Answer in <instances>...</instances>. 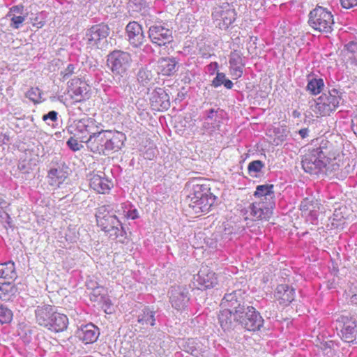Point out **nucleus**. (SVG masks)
Instances as JSON below:
<instances>
[{
    "label": "nucleus",
    "instance_id": "nucleus-39",
    "mask_svg": "<svg viewBox=\"0 0 357 357\" xmlns=\"http://www.w3.org/2000/svg\"><path fill=\"white\" fill-rule=\"evenodd\" d=\"M221 20L226 26L231 25L236 20L234 9H231L229 7L226 8Z\"/></svg>",
    "mask_w": 357,
    "mask_h": 357
},
{
    "label": "nucleus",
    "instance_id": "nucleus-27",
    "mask_svg": "<svg viewBox=\"0 0 357 357\" xmlns=\"http://www.w3.org/2000/svg\"><path fill=\"white\" fill-rule=\"evenodd\" d=\"M158 73L165 76H172L177 70V61L174 57L160 58L158 60Z\"/></svg>",
    "mask_w": 357,
    "mask_h": 357
},
{
    "label": "nucleus",
    "instance_id": "nucleus-16",
    "mask_svg": "<svg viewBox=\"0 0 357 357\" xmlns=\"http://www.w3.org/2000/svg\"><path fill=\"white\" fill-rule=\"evenodd\" d=\"M128 40L133 47H139L145 40L142 26L135 21L130 22L126 27Z\"/></svg>",
    "mask_w": 357,
    "mask_h": 357
},
{
    "label": "nucleus",
    "instance_id": "nucleus-57",
    "mask_svg": "<svg viewBox=\"0 0 357 357\" xmlns=\"http://www.w3.org/2000/svg\"><path fill=\"white\" fill-rule=\"evenodd\" d=\"M23 6L22 5H18V6H13L11 10H10V12L9 13H11L12 12H14V13H16L17 14H22V11H23Z\"/></svg>",
    "mask_w": 357,
    "mask_h": 357
},
{
    "label": "nucleus",
    "instance_id": "nucleus-14",
    "mask_svg": "<svg viewBox=\"0 0 357 357\" xmlns=\"http://www.w3.org/2000/svg\"><path fill=\"white\" fill-rule=\"evenodd\" d=\"M169 294V301L174 309L183 310L187 307L190 297L188 290L185 287H172Z\"/></svg>",
    "mask_w": 357,
    "mask_h": 357
},
{
    "label": "nucleus",
    "instance_id": "nucleus-30",
    "mask_svg": "<svg viewBox=\"0 0 357 357\" xmlns=\"http://www.w3.org/2000/svg\"><path fill=\"white\" fill-rule=\"evenodd\" d=\"M325 84L322 78L308 77L306 91L312 96L319 94L324 89Z\"/></svg>",
    "mask_w": 357,
    "mask_h": 357
},
{
    "label": "nucleus",
    "instance_id": "nucleus-56",
    "mask_svg": "<svg viewBox=\"0 0 357 357\" xmlns=\"http://www.w3.org/2000/svg\"><path fill=\"white\" fill-rule=\"evenodd\" d=\"M310 203V202L307 198L304 199L301 203L300 209L303 211L309 210Z\"/></svg>",
    "mask_w": 357,
    "mask_h": 357
},
{
    "label": "nucleus",
    "instance_id": "nucleus-2",
    "mask_svg": "<svg viewBox=\"0 0 357 357\" xmlns=\"http://www.w3.org/2000/svg\"><path fill=\"white\" fill-rule=\"evenodd\" d=\"M125 139V135L121 132L99 129L96 135L88 138L85 143L92 152L106 155L120 150Z\"/></svg>",
    "mask_w": 357,
    "mask_h": 357
},
{
    "label": "nucleus",
    "instance_id": "nucleus-7",
    "mask_svg": "<svg viewBox=\"0 0 357 357\" xmlns=\"http://www.w3.org/2000/svg\"><path fill=\"white\" fill-rule=\"evenodd\" d=\"M242 312L236 315L238 324L248 331H258L264 326V320L257 310L250 305H245Z\"/></svg>",
    "mask_w": 357,
    "mask_h": 357
},
{
    "label": "nucleus",
    "instance_id": "nucleus-41",
    "mask_svg": "<svg viewBox=\"0 0 357 357\" xmlns=\"http://www.w3.org/2000/svg\"><path fill=\"white\" fill-rule=\"evenodd\" d=\"M128 84L126 81H123L122 83H121L118 86H114L113 87L112 91L113 93L117 96L119 98L121 99H126L127 98V88H128Z\"/></svg>",
    "mask_w": 357,
    "mask_h": 357
},
{
    "label": "nucleus",
    "instance_id": "nucleus-43",
    "mask_svg": "<svg viewBox=\"0 0 357 357\" xmlns=\"http://www.w3.org/2000/svg\"><path fill=\"white\" fill-rule=\"evenodd\" d=\"M105 289L103 287L100 286L95 288L93 290H92V292L90 294V299L91 301H95V302H100L102 301H104L105 299Z\"/></svg>",
    "mask_w": 357,
    "mask_h": 357
},
{
    "label": "nucleus",
    "instance_id": "nucleus-40",
    "mask_svg": "<svg viewBox=\"0 0 357 357\" xmlns=\"http://www.w3.org/2000/svg\"><path fill=\"white\" fill-rule=\"evenodd\" d=\"M13 319V312L6 307L0 305V323L8 324Z\"/></svg>",
    "mask_w": 357,
    "mask_h": 357
},
{
    "label": "nucleus",
    "instance_id": "nucleus-35",
    "mask_svg": "<svg viewBox=\"0 0 357 357\" xmlns=\"http://www.w3.org/2000/svg\"><path fill=\"white\" fill-rule=\"evenodd\" d=\"M153 78V74L147 66L141 68L137 72V82L143 86L148 84Z\"/></svg>",
    "mask_w": 357,
    "mask_h": 357
},
{
    "label": "nucleus",
    "instance_id": "nucleus-37",
    "mask_svg": "<svg viewBox=\"0 0 357 357\" xmlns=\"http://www.w3.org/2000/svg\"><path fill=\"white\" fill-rule=\"evenodd\" d=\"M10 203L7 202L2 195H0V218L8 224L10 223L11 218L8 213Z\"/></svg>",
    "mask_w": 357,
    "mask_h": 357
},
{
    "label": "nucleus",
    "instance_id": "nucleus-17",
    "mask_svg": "<svg viewBox=\"0 0 357 357\" xmlns=\"http://www.w3.org/2000/svg\"><path fill=\"white\" fill-rule=\"evenodd\" d=\"M221 306L223 309L231 310L236 315L242 312L241 310L246 305L243 301L240 291H234L226 294L221 301Z\"/></svg>",
    "mask_w": 357,
    "mask_h": 357
},
{
    "label": "nucleus",
    "instance_id": "nucleus-22",
    "mask_svg": "<svg viewBox=\"0 0 357 357\" xmlns=\"http://www.w3.org/2000/svg\"><path fill=\"white\" fill-rule=\"evenodd\" d=\"M275 297L280 305H289L295 298V289L288 284H280L275 291Z\"/></svg>",
    "mask_w": 357,
    "mask_h": 357
},
{
    "label": "nucleus",
    "instance_id": "nucleus-54",
    "mask_svg": "<svg viewBox=\"0 0 357 357\" xmlns=\"http://www.w3.org/2000/svg\"><path fill=\"white\" fill-rule=\"evenodd\" d=\"M218 68L217 62H212L207 66V70L211 75H213Z\"/></svg>",
    "mask_w": 357,
    "mask_h": 357
},
{
    "label": "nucleus",
    "instance_id": "nucleus-20",
    "mask_svg": "<svg viewBox=\"0 0 357 357\" xmlns=\"http://www.w3.org/2000/svg\"><path fill=\"white\" fill-rule=\"evenodd\" d=\"M76 335L85 344H91L97 340L100 335V331L96 326L89 323L79 328Z\"/></svg>",
    "mask_w": 357,
    "mask_h": 357
},
{
    "label": "nucleus",
    "instance_id": "nucleus-42",
    "mask_svg": "<svg viewBox=\"0 0 357 357\" xmlns=\"http://www.w3.org/2000/svg\"><path fill=\"white\" fill-rule=\"evenodd\" d=\"M13 290V286L10 282L0 283V299L6 300Z\"/></svg>",
    "mask_w": 357,
    "mask_h": 357
},
{
    "label": "nucleus",
    "instance_id": "nucleus-6",
    "mask_svg": "<svg viewBox=\"0 0 357 357\" xmlns=\"http://www.w3.org/2000/svg\"><path fill=\"white\" fill-rule=\"evenodd\" d=\"M100 128L93 118L85 117L78 121H75L68 127V131L77 136L81 142H84L88 138L95 136Z\"/></svg>",
    "mask_w": 357,
    "mask_h": 357
},
{
    "label": "nucleus",
    "instance_id": "nucleus-44",
    "mask_svg": "<svg viewBox=\"0 0 357 357\" xmlns=\"http://www.w3.org/2000/svg\"><path fill=\"white\" fill-rule=\"evenodd\" d=\"M274 132L277 135L273 139V143L275 145L278 146L286 139L287 136V131L285 128H275Z\"/></svg>",
    "mask_w": 357,
    "mask_h": 357
},
{
    "label": "nucleus",
    "instance_id": "nucleus-4",
    "mask_svg": "<svg viewBox=\"0 0 357 357\" xmlns=\"http://www.w3.org/2000/svg\"><path fill=\"white\" fill-rule=\"evenodd\" d=\"M342 102V93L336 89H332L323 93L315 100L312 110L316 114L321 116H329Z\"/></svg>",
    "mask_w": 357,
    "mask_h": 357
},
{
    "label": "nucleus",
    "instance_id": "nucleus-63",
    "mask_svg": "<svg viewBox=\"0 0 357 357\" xmlns=\"http://www.w3.org/2000/svg\"><path fill=\"white\" fill-rule=\"evenodd\" d=\"M300 116H301V113H300V112H298V110H294V111L292 112V116H293L294 118H299V117H300Z\"/></svg>",
    "mask_w": 357,
    "mask_h": 357
},
{
    "label": "nucleus",
    "instance_id": "nucleus-21",
    "mask_svg": "<svg viewBox=\"0 0 357 357\" xmlns=\"http://www.w3.org/2000/svg\"><path fill=\"white\" fill-rule=\"evenodd\" d=\"M229 63L231 73L236 78L241 77L245 66L243 54L236 50L231 51L229 55Z\"/></svg>",
    "mask_w": 357,
    "mask_h": 357
},
{
    "label": "nucleus",
    "instance_id": "nucleus-19",
    "mask_svg": "<svg viewBox=\"0 0 357 357\" xmlns=\"http://www.w3.org/2000/svg\"><path fill=\"white\" fill-rule=\"evenodd\" d=\"M151 106L156 110H167L170 107L169 96L163 88H156L151 98Z\"/></svg>",
    "mask_w": 357,
    "mask_h": 357
},
{
    "label": "nucleus",
    "instance_id": "nucleus-18",
    "mask_svg": "<svg viewBox=\"0 0 357 357\" xmlns=\"http://www.w3.org/2000/svg\"><path fill=\"white\" fill-rule=\"evenodd\" d=\"M90 187L100 194L108 193L113 187V183L105 177V173L93 174L89 178Z\"/></svg>",
    "mask_w": 357,
    "mask_h": 357
},
{
    "label": "nucleus",
    "instance_id": "nucleus-48",
    "mask_svg": "<svg viewBox=\"0 0 357 357\" xmlns=\"http://www.w3.org/2000/svg\"><path fill=\"white\" fill-rule=\"evenodd\" d=\"M229 7V4L215 7L212 11V17L215 20H221L226 8Z\"/></svg>",
    "mask_w": 357,
    "mask_h": 357
},
{
    "label": "nucleus",
    "instance_id": "nucleus-60",
    "mask_svg": "<svg viewBox=\"0 0 357 357\" xmlns=\"http://www.w3.org/2000/svg\"><path fill=\"white\" fill-rule=\"evenodd\" d=\"M299 135H301V137L304 139L305 137H307L308 136V133H309V129L308 128H302L299 130Z\"/></svg>",
    "mask_w": 357,
    "mask_h": 357
},
{
    "label": "nucleus",
    "instance_id": "nucleus-50",
    "mask_svg": "<svg viewBox=\"0 0 357 357\" xmlns=\"http://www.w3.org/2000/svg\"><path fill=\"white\" fill-rule=\"evenodd\" d=\"M226 75L223 73L217 72L215 77L213 79L211 85L215 87L218 88L222 85L223 81L225 79Z\"/></svg>",
    "mask_w": 357,
    "mask_h": 357
},
{
    "label": "nucleus",
    "instance_id": "nucleus-58",
    "mask_svg": "<svg viewBox=\"0 0 357 357\" xmlns=\"http://www.w3.org/2000/svg\"><path fill=\"white\" fill-rule=\"evenodd\" d=\"M86 287L89 289L93 290L97 287H100L96 282H94L93 280H90L86 282Z\"/></svg>",
    "mask_w": 357,
    "mask_h": 357
},
{
    "label": "nucleus",
    "instance_id": "nucleus-38",
    "mask_svg": "<svg viewBox=\"0 0 357 357\" xmlns=\"http://www.w3.org/2000/svg\"><path fill=\"white\" fill-rule=\"evenodd\" d=\"M184 348L186 352L193 356H198L200 354L198 343L194 339H188L185 343Z\"/></svg>",
    "mask_w": 357,
    "mask_h": 357
},
{
    "label": "nucleus",
    "instance_id": "nucleus-11",
    "mask_svg": "<svg viewBox=\"0 0 357 357\" xmlns=\"http://www.w3.org/2000/svg\"><path fill=\"white\" fill-rule=\"evenodd\" d=\"M150 40L158 46H165L173 41L172 30L164 23L158 22L150 25L148 31Z\"/></svg>",
    "mask_w": 357,
    "mask_h": 357
},
{
    "label": "nucleus",
    "instance_id": "nucleus-46",
    "mask_svg": "<svg viewBox=\"0 0 357 357\" xmlns=\"http://www.w3.org/2000/svg\"><path fill=\"white\" fill-rule=\"evenodd\" d=\"M26 97L35 103L40 102L41 93L38 88H31L26 93Z\"/></svg>",
    "mask_w": 357,
    "mask_h": 357
},
{
    "label": "nucleus",
    "instance_id": "nucleus-53",
    "mask_svg": "<svg viewBox=\"0 0 357 357\" xmlns=\"http://www.w3.org/2000/svg\"><path fill=\"white\" fill-rule=\"evenodd\" d=\"M58 113L55 111H50L47 114L43 115V120L46 121L50 120L52 121H56L57 119Z\"/></svg>",
    "mask_w": 357,
    "mask_h": 357
},
{
    "label": "nucleus",
    "instance_id": "nucleus-1",
    "mask_svg": "<svg viewBox=\"0 0 357 357\" xmlns=\"http://www.w3.org/2000/svg\"><path fill=\"white\" fill-rule=\"evenodd\" d=\"M302 159L303 170L311 175L323 174L329 162V150L332 144L326 139L317 138L313 141Z\"/></svg>",
    "mask_w": 357,
    "mask_h": 357
},
{
    "label": "nucleus",
    "instance_id": "nucleus-51",
    "mask_svg": "<svg viewBox=\"0 0 357 357\" xmlns=\"http://www.w3.org/2000/svg\"><path fill=\"white\" fill-rule=\"evenodd\" d=\"M74 70L75 66L71 63L68 64V66L61 72L63 80H66L69 78L74 73Z\"/></svg>",
    "mask_w": 357,
    "mask_h": 357
},
{
    "label": "nucleus",
    "instance_id": "nucleus-3",
    "mask_svg": "<svg viewBox=\"0 0 357 357\" xmlns=\"http://www.w3.org/2000/svg\"><path fill=\"white\" fill-rule=\"evenodd\" d=\"M110 211L109 205L98 208L96 213L97 225L112 239L124 238L126 233L122 223Z\"/></svg>",
    "mask_w": 357,
    "mask_h": 357
},
{
    "label": "nucleus",
    "instance_id": "nucleus-49",
    "mask_svg": "<svg viewBox=\"0 0 357 357\" xmlns=\"http://www.w3.org/2000/svg\"><path fill=\"white\" fill-rule=\"evenodd\" d=\"M67 145L73 151H79L82 148H83V145L79 144L76 139L74 137H70L67 141Z\"/></svg>",
    "mask_w": 357,
    "mask_h": 357
},
{
    "label": "nucleus",
    "instance_id": "nucleus-32",
    "mask_svg": "<svg viewBox=\"0 0 357 357\" xmlns=\"http://www.w3.org/2000/svg\"><path fill=\"white\" fill-rule=\"evenodd\" d=\"M137 321L142 325H155V312L149 307H144L138 315Z\"/></svg>",
    "mask_w": 357,
    "mask_h": 357
},
{
    "label": "nucleus",
    "instance_id": "nucleus-52",
    "mask_svg": "<svg viewBox=\"0 0 357 357\" xmlns=\"http://www.w3.org/2000/svg\"><path fill=\"white\" fill-rule=\"evenodd\" d=\"M340 1L342 7L345 9L357 6V0H340Z\"/></svg>",
    "mask_w": 357,
    "mask_h": 357
},
{
    "label": "nucleus",
    "instance_id": "nucleus-15",
    "mask_svg": "<svg viewBox=\"0 0 357 357\" xmlns=\"http://www.w3.org/2000/svg\"><path fill=\"white\" fill-rule=\"evenodd\" d=\"M109 34V26L103 23L93 25L87 29L85 35V39L88 44L96 45L103 39H106Z\"/></svg>",
    "mask_w": 357,
    "mask_h": 357
},
{
    "label": "nucleus",
    "instance_id": "nucleus-36",
    "mask_svg": "<svg viewBox=\"0 0 357 357\" xmlns=\"http://www.w3.org/2000/svg\"><path fill=\"white\" fill-rule=\"evenodd\" d=\"M348 60L353 65L357 66V40L349 42L344 46Z\"/></svg>",
    "mask_w": 357,
    "mask_h": 357
},
{
    "label": "nucleus",
    "instance_id": "nucleus-24",
    "mask_svg": "<svg viewBox=\"0 0 357 357\" xmlns=\"http://www.w3.org/2000/svg\"><path fill=\"white\" fill-rule=\"evenodd\" d=\"M68 325V318L67 316L64 314L54 312L46 328L54 333H60L66 330Z\"/></svg>",
    "mask_w": 357,
    "mask_h": 357
},
{
    "label": "nucleus",
    "instance_id": "nucleus-29",
    "mask_svg": "<svg viewBox=\"0 0 357 357\" xmlns=\"http://www.w3.org/2000/svg\"><path fill=\"white\" fill-rule=\"evenodd\" d=\"M273 184L259 185L256 188L254 196L260 199L259 201L271 202L274 201L275 192Z\"/></svg>",
    "mask_w": 357,
    "mask_h": 357
},
{
    "label": "nucleus",
    "instance_id": "nucleus-25",
    "mask_svg": "<svg viewBox=\"0 0 357 357\" xmlns=\"http://www.w3.org/2000/svg\"><path fill=\"white\" fill-rule=\"evenodd\" d=\"M67 167L63 165L51 168L48 172L49 183L53 186H59L67 178L68 174Z\"/></svg>",
    "mask_w": 357,
    "mask_h": 357
},
{
    "label": "nucleus",
    "instance_id": "nucleus-5",
    "mask_svg": "<svg viewBox=\"0 0 357 357\" xmlns=\"http://www.w3.org/2000/svg\"><path fill=\"white\" fill-rule=\"evenodd\" d=\"M307 23L314 31L328 34L333 30L334 18L327 8L317 6L309 13Z\"/></svg>",
    "mask_w": 357,
    "mask_h": 357
},
{
    "label": "nucleus",
    "instance_id": "nucleus-28",
    "mask_svg": "<svg viewBox=\"0 0 357 357\" xmlns=\"http://www.w3.org/2000/svg\"><path fill=\"white\" fill-rule=\"evenodd\" d=\"M215 199V196L209 191L207 195H204L200 200H197L196 204H192L190 207H191L196 213H207L214 204Z\"/></svg>",
    "mask_w": 357,
    "mask_h": 357
},
{
    "label": "nucleus",
    "instance_id": "nucleus-8",
    "mask_svg": "<svg viewBox=\"0 0 357 357\" xmlns=\"http://www.w3.org/2000/svg\"><path fill=\"white\" fill-rule=\"evenodd\" d=\"M132 62L130 53L121 50H114L107 56V65L114 75H123L127 71Z\"/></svg>",
    "mask_w": 357,
    "mask_h": 357
},
{
    "label": "nucleus",
    "instance_id": "nucleus-23",
    "mask_svg": "<svg viewBox=\"0 0 357 357\" xmlns=\"http://www.w3.org/2000/svg\"><path fill=\"white\" fill-rule=\"evenodd\" d=\"M218 320L221 328L225 332L233 331L238 323L234 312L229 309H222L220 312Z\"/></svg>",
    "mask_w": 357,
    "mask_h": 357
},
{
    "label": "nucleus",
    "instance_id": "nucleus-33",
    "mask_svg": "<svg viewBox=\"0 0 357 357\" xmlns=\"http://www.w3.org/2000/svg\"><path fill=\"white\" fill-rule=\"evenodd\" d=\"M75 82V84H79V85L75 88L72 89V95L71 97L76 101V102H81L83 100L86 94H87V87L85 83H83L80 81L79 79H75L72 80L71 85L73 84V82Z\"/></svg>",
    "mask_w": 357,
    "mask_h": 357
},
{
    "label": "nucleus",
    "instance_id": "nucleus-12",
    "mask_svg": "<svg viewBox=\"0 0 357 357\" xmlns=\"http://www.w3.org/2000/svg\"><path fill=\"white\" fill-rule=\"evenodd\" d=\"M192 283L195 287L205 290L214 287L218 284V278L208 266H202L198 273L194 275Z\"/></svg>",
    "mask_w": 357,
    "mask_h": 357
},
{
    "label": "nucleus",
    "instance_id": "nucleus-26",
    "mask_svg": "<svg viewBox=\"0 0 357 357\" xmlns=\"http://www.w3.org/2000/svg\"><path fill=\"white\" fill-rule=\"evenodd\" d=\"M54 308L50 305H43L38 306L35 310V315L37 323L45 328L50 323L52 315H53Z\"/></svg>",
    "mask_w": 357,
    "mask_h": 357
},
{
    "label": "nucleus",
    "instance_id": "nucleus-64",
    "mask_svg": "<svg viewBox=\"0 0 357 357\" xmlns=\"http://www.w3.org/2000/svg\"><path fill=\"white\" fill-rule=\"evenodd\" d=\"M350 301L352 303H354V304H356L357 305V294H354L353 295L351 298H350Z\"/></svg>",
    "mask_w": 357,
    "mask_h": 357
},
{
    "label": "nucleus",
    "instance_id": "nucleus-61",
    "mask_svg": "<svg viewBox=\"0 0 357 357\" xmlns=\"http://www.w3.org/2000/svg\"><path fill=\"white\" fill-rule=\"evenodd\" d=\"M127 216L128 218L134 220L137 218V212L136 210L129 211L128 212Z\"/></svg>",
    "mask_w": 357,
    "mask_h": 357
},
{
    "label": "nucleus",
    "instance_id": "nucleus-45",
    "mask_svg": "<svg viewBox=\"0 0 357 357\" xmlns=\"http://www.w3.org/2000/svg\"><path fill=\"white\" fill-rule=\"evenodd\" d=\"M264 167V164L259 160H254L249 163L248 167V172L250 175L257 174Z\"/></svg>",
    "mask_w": 357,
    "mask_h": 357
},
{
    "label": "nucleus",
    "instance_id": "nucleus-9",
    "mask_svg": "<svg viewBox=\"0 0 357 357\" xmlns=\"http://www.w3.org/2000/svg\"><path fill=\"white\" fill-rule=\"evenodd\" d=\"M337 330L340 338L346 342H353L357 336V319L352 317L340 316L336 320Z\"/></svg>",
    "mask_w": 357,
    "mask_h": 357
},
{
    "label": "nucleus",
    "instance_id": "nucleus-10",
    "mask_svg": "<svg viewBox=\"0 0 357 357\" xmlns=\"http://www.w3.org/2000/svg\"><path fill=\"white\" fill-rule=\"evenodd\" d=\"M225 114V112L220 108L205 110L202 124L204 134L212 135L216 130H219Z\"/></svg>",
    "mask_w": 357,
    "mask_h": 357
},
{
    "label": "nucleus",
    "instance_id": "nucleus-62",
    "mask_svg": "<svg viewBox=\"0 0 357 357\" xmlns=\"http://www.w3.org/2000/svg\"><path fill=\"white\" fill-rule=\"evenodd\" d=\"M143 50L145 52H153V50L152 49L151 46L150 45H146L144 47V49Z\"/></svg>",
    "mask_w": 357,
    "mask_h": 357
},
{
    "label": "nucleus",
    "instance_id": "nucleus-13",
    "mask_svg": "<svg viewBox=\"0 0 357 357\" xmlns=\"http://www.w3.org/2000/svg\"><path fill=\"white\" fill-rule=\"evenodd\" d=\"M275 202H255L249 206L250 215L252 220H268L273 213Z\"/></svg>",
    "mask_w": 357,
    "mask_h": 357
},
{
    "label": "nucleus",
    "instance_id": "nucleus-34",
    "mask_svg": "<svg viewBox=\"0 0 357 357\" xmlns=\"http://www.w3.org/2000/svg\"><path fill=\"white\" fill-rule=\"evenodd\" d=\"M0 278L8 280L17 278L14 262L9 261L0 264Z\"/></svg>",
    "mask_w": 357,
    "mask_h": 357
},
{
    "label": "nucleus",
    "instance_id": "nucleus-47",
    "mask_svg": "<svg viewBox=\"0 0 357 357\" xmlns=\"http://www.w3.org/2000/svg\"><path fill=\"white\" fill-rule=\"evenodd\" d=\"M8 16H10V26L14 29H19L23 22L25 20V17L22 15H15V14L9 13Z\"/></svg>",
    "mask_w": 357,
    "mask_h": 357
},
{
    "label": "nucleus",
    "instance_id": "nucleus-31",
    "mask_svg": "<svg viewBox=\"0 0 357 357\" xmlns=\"http://www.w3.org/2000/svg\"><path fill=\"white\" fill-rule=\"evenodd\" d=\"M210 188L206 184H194L192 187V193L189 196L190 201L189 206L196 204L197 200H200L204 195H207Z\"/></svg>",
    "mask_w": 357,
    "mask_h": 357
},
{
    "label": "nucleus",
    "instance_id": "nucleus-55",
    "mask_svg": "<svg viewBox=\"0 0 357 357\" xmlns=\"http://www.w3.org/2000/svg\"><path fill=\"white\" fill-rule=\"evenodd\" d=\"M351 130L357 137V114L351 119Z\"/></svg>",
    "mask_w": 357,
    "mask_h": 357
},
{
    "label": "nucleus",
    "instance_id": "nucleus-59",
    "mask_svg": "<svg viewBox=\"0 0 357 357\" xmlns=\"http://www.w3.org/2000/svg\"><path fill=\"white\" fill-rule=\"evenodd\" d=\"M222 84L227 89H231L233 87V86H234L233 82L231 80L227 79L226 77L224 79Z\"/></svg>",
    "mask_w": 357,
    "mask_h": 357
}]
</instances>
